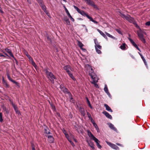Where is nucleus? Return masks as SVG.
Wrapping results in <instances>:
<instances>
[{
    "mask_svg": "<svg viewBox=\"0 0 150 150\" xmlns=\"http://www.w3.org/2000/svg\"><path fill=\"white\" fill-rule=\"evenodd\" d=\"M88 66L89 68L91 69L89 71V75L92 79L91 82L93 84L94 86L96 88H98V85L96 83L98 82V78L96 74L94 72L92 68L89 65H88Z\"/></svg>",
    "mask_w": 150,
    "mask_h": 150,
    "instance_id": "obj_1",
    "label": "nucleus"
},
{
    "mask_svg": "<svg viewBox=\"0 0 150 150\" xmlns=\"http://www.w3.org/2000/svg\"><path fill=\"white\" fill-rule=\"evenodd\" d=\"M47 77L51 81L52 83H54V79H56L55 76L51 72L48 71L47 69L45 70Z\"/></svg>",
    "mask_w": 150,
    "mask_h": 150,
    "instance_id": "obj_2",
    "label": "nucleus"
},
{
    "mask_svg": "<svg viewBox=\"0 0 150 150\" xmlns=\"http://www.w3.org/2000/svg\"><path fill=\"white\" fill-rule=\"evenodd\" d=\"M119 15L122 18L125 19L130 23H133L134 24H135L134 19L133 18H132L129 15L126 16L125 15L122 13L120 12H119Z\"/></svg>",
    "mask_w": 150,
    "mask_h": 150,
    "instance_id": "obj_3",
    "label": "nucleus"
},
{
    "mask_svg": "<svg viewBox=\"0 0 150 150\" xmlns=\"http://www.w3.org/2000/svg\"><path fill=\"white\" fill-rule=\"evenodd\" d=\"M64 70H66V72L68 73V75L74 81L76 80V79L73 76V75L71 73L70 70H72L70 66L69 65H66L64 67Z\"/></svg>",
    "mask_w": 150,
    "mask_h": 150,
    "instance_id": "obj_4",
    "label": "nucleus"
},
{
    "mask_svg": "<svg viewBox=\"0 0 150 150\" xmlns=\"http://www.w3.org/2000/svg\"><path fill=\"white\" fill-rule=\"evenodd\" d=\"M79 13L83 16H86L88 19L90 20V21H92L94 23L96 24L98 23V22L97 21L93 20L92 17L89 16L84 11H80V12H79Z\"/></svg>",
    "mask_w": 150,
    "mask_h": 150,
    "instance_id": "obj_5",
    "label": "nucleus"
},
{
    "mask_svg": "<svg viewBox=\"0 0 150 150\" xmlns=\"http://www.w3.org/2000/svg\"><path fill=\"white\" fill-rule=\"evenodd\" d=\"M106 143L112 149L117 150H119V147L116 145L110 142H108L107 141L106 142Z\"/></svg>",
    "mask_w": 150,
    "mask_h": 150,
    "instance_id": "obj_6",
    "label": "nucleus"
},
{
    "mask_svg": "<svg viewBox=\"0 0 150 150\" xmlns=\"http://www.w3.org/2000/svg\"><path fill=\"white\" fill-rule=\"evenodd\" d=\"M94 42L95 44V49H101V46L99 45L96 39H94Z\"/></svg>",
    "mask_w": 150,
    "mask_h": 150,
    "instance_id": "obj_7",
    "label": "nucleus"
},
{
    "mask_svg": "<svg viewBox=\"0 0 150 150\" xmlns=\"http://www.w3.org/2000/svg\"><path fill=\"white\" fill-rule=\"evenodd\" d=\"M5 51L6 52V53H5V54L7 56H8V55H10V56H13L11 50L10 49L6 48L5 49Z\"/></svg>",
    "mask_w": 150,
    "mask_h": 150,
    "instance_id": "obj_8",
    "label": "nucleus"
},
{
    "mask_svg": "<svg viewBox=\"0 0 150 150\" xmlns=\"http://www.w3.org/2000/svg\"><path fill=\"white\" fill-rule=\"evenodd\" d=\"M88 5H91L95 8H97V6L95 5L94 2L90 0H86V1Z\"/></svg>",
    "mask_w": 150,
    "mask_h": 150,
    "instance_id": "obj_9",
    "label": "nucleus"
},
{
    "mask_svg": "<svg viewBox=\"0 0 150 150\" xmlns=\"http://www.w3.org/2000/svg\"><path fill=\"white\" fill-rule=\"evenodd\" d=\"M128 39L130 41L132 45L135 47L137 49L139 50L140 51L137 45L135 43V42L133 41V40L131 39V38H128Z\"/></svg>",
    "mask_w": 150,
    "mask_h": 150,
    "instance_id": "obj_10",
    "label": "nucleus"
},
{
    "mask_svg": "<svg viewBox=\"0 0 150 150\" xmlns=\"http://www.w3.org/2000/svg\"><path fill=\"white\" fill-rule=\"evenodd\" d=\"M60 88L61 90L64 93H69V94H71L70 92H68L67 89V88L64 87L63 86L61 85L60 86Z\"/></svg>",
    "mask_w": 150,
    "mask_h": 150,
    "instance_id": "obj_11",
    "label": "nucleus"
},
{
    "mask_svg": "<svg viewBox=\"0 0 150 150\" xmlns=\"http://www.w3.org/2000/svg\"><path fill=\"white\" fill-rule=\"evenodd\" d=\"M48 138V140L50 143H53L54 141V139L52 136L48 135L46 136Z\"/></svg>",
    "mask_w": 150,
    "mask_h": 150,
    "instance_id": "obj_12",
    "label": "nucleus"
},
{
    "mask_svg": "<svg viewBox=\"0 0 150 150\" xmlns=\"http://www.w3.org/2000/svg\"><path fill=\"white\" fill-rule=\"evenodd\" d=\"M127 48V46L125 43H122L120 47V48L122 50H125Z\"/></svg>",
    "mask_w": 150,
    "mask_h": 150,
    "instance_id": "obj_13",
    "label": "nucleus"
},
{
    "mask_svg": "<svg viewBox=\"0 0 150 150\" xmlns=\"http://www.w3.org/2000/svg\"><path fill=\"white\" fill-rule=\"evenodd\" d=\"M104 91H105L106 92V93H107V94L108 96L109 97H111V95L108 91V87H107V85L106 84H105V87L104 88Z\"/></svg>",
    "mask_w": 150,
    "mask_h": 150,
    "instance_id": "obj_14",
    "label": "nucleus"
},
{
    "mask_svg": "<svg viewBox=\"0 0 150 150\" xmlns=\"http://www.w3.org/2000/svg\"><path fill=\"white\" fill-rule=\"evenodd\" d=\"M103 114L108 118L110 119H112V116L106 111H104L103 112Z\"/></svg>",
    "mask_w": 150,
    "mask_h": 150,
    "instance_id": "obj_15",
    "label": "nucleus"
},
{
    "mask_svg": "<svg viewBox=\"0 0 150 150\" xmlns=\"http://www.w3.org/2000/svg\"><path fill=\"white\" fill-rule=\"evenodd\" d=\"M88 134L91 139L93 140L96 138L93 135L92 133L89 131H88Z\"/></svg>",
    "mask_w": 150,
    "mask_h": 150,
    "instance_id": "obj_16",
    "label": "nucleus"
},
{
    "mask_svg": "<svg viewBox=\"0 0 150 150\" xmlns=\"http://www.w3.org/2000/svg\"><path fill=\"white\" fill-rule=\"evenodd\" d=\"M97 30L100 33V34L104 38L106 39H108V38L106 35L101 31L99 29H97Z\"/></svg>",
    "mask_w": 150,
    "mask_h": 150,
    "instance_id": "obj_17",
    "label": "nucleus"
},
{
    "mask_svg": "<svg viewBox=\"0 0 150 150\" xmlns=\"http://www.w3.org/2000/svg\"><path fill=\"white\" fill-rule=\"evenodd\" d=\"M94 141L96 142L98 147L99 149H101L102 147L101 146L100 144L99 143L100 142L99 140L96 138L94 140Z\"/></svg>",
    "mask_w": 150,
    "mask_h": 150,
    "instance_id": "obj_18",
    "label": "nucleus"
},
{
    "mask_svg": "<svg viewBox=\"0 0 150 150\" xmlns=\"http://www.w3.org/2000/svg\"><path fill=\"white\" fill-rule=\"evenodd\" d=\"M28 58L30 62L31 63L33 66L36 69L37 66L35 64V63L33 61L31 57H29Z\"/></svg>",
    "mask_w": 150,
    "mask_h": 150,
    "instance_id": "obj_19",
    "label": "nucleus"
},
{
    "mask_svg": "<svg viewBox=\"0 0 150 150\" xmlns=\"http://www.w3.org/2000/svg\"><path fill=\"white\" fill-rule=\"evenodd\" d=\"M64 20L68 25H71L70 22L67 17H65L64 18Z\"/></svg>",
    "mask_w": 150,
    "mask_h": 150,
    "instance_id": "obj_20",
    "label": "nucleus"
},
{
    "mask_svg": "<svg viewBox=\"0 0 150 150\" xmlns=\"http://www.w3.org/2000/svg\"><path fill=\"white\" fill-rule=\"evenodd\" d=\"M78 45L84 51H86V50L85 49L82 48V47L83 46V44L80 41H78Z\"/></svg>",
    "mask_w": 150,
    "mask_h": 150,
    "instance_id": "obj_21",
    "label": "nucleus"
},
{
    "mask_svg": "<svg viewBox=\"0 0 150 150\" xmlns=\"http://www.w3.org/2000/svg\"><path fill=\"white\" fill-rule=\"evenodd\" d=\"M63 132L65 134L66 137L67 139L70 138V134H69L67 132L65 129H63L62 130Z\"/></svg>",
    "mask_w": 150,
    "mask_h": 150,
    "instance_id": "obj_22",
    "label": "nucleus"
},
{
    "mask_svg": "<svg viewBox=\"0 0 150 150\" xmlns=\"http://www.w3.org/2000/svg\"><path fill=\"white\" fill-rule=\"evenodd\" d=\"M108 125L109 126V127L112 129L114 131H116L117 130V129L115 128V127L114 126V125H112L111 123H108Z\"/></svg>",
    "mask_w": 150,
    "mask_h": 150,
    "instance_id": "obj_23",
    "label": "nucleus"
},
{
    "mask_svg": "<svg viewBox=\"0 0 150 150\" xmlns=\"http://www.w3.org/2000/svg\"><path fill=\"white\" fill-rule=\"evenodd\" d=\"M105 107L106 108V109L108 111L112 112V110L110 108L107 104H105L104 105Z\"/></svg>",
    "mask_w": 150,
    "mask_h": 150,
    "instance_id": "obj_24",
    "label": "nucleus"
},
{
    "mask_svg": "<svg viewBox=\"0 0 150 150\" xmlns=\"http://www.w3.org/2000/svg\"><path fill=\"white\" fill-rule=\"evenodd\" d=\"M89 145L93 149H94V146L93 143L91 141H88Z\"/></svg>",
    "mask_w": 150,
    "mask_h": 150,
    "instance_id": "obj_25",
    "label": "nucleus"
},
{
    "mask_svg": "<svg viewBox=\"0 0 150 150\" xmlns=\"http://www.w3.org/2000/svg\"><path fill=\"white\" fill-rule=\"evenodd\" d=\"M137 35L139 38L143 36L141 29H140L139 30L137 31Z\"/></svg>",
    "mask_w": 150,
    "mask_h": 150,
    "instance_id": "obj_26",
    "label": "nucleus"
},
{
    "mask_svg": "<svg viewBox=\"0 0 150 150\" xmlns=\"http://www.w3.org/2000/svg\"><path fill=\"white\" fill-rule=\"evenodd\" d=\"M79 110L81 113V114L83 116L85 115V111L84 109L83 108H80L79 109Z\"/></svg>",
    "mask_w": 150,
    "mask_h": 150,
    "instance_id": "obj_27",
    "label": "nucleus"
},
{
    "mask_svg": "<svg viewBox=\"0 0 150 150\" xmlns=\"http://www.w3.org/2000/svg\"><path fill=\"white\" fill-rule=\"evenodd\" d=\"M105 33L108 37L114 39H116V38L115 37H113L112 35H110V34L107 33V32H105Z\"/></svg>",
    "mask_w": 150,
    "mask_h": 150,
    "instance_id": "obj_28",
    "label": "nucleus"
},
{
    "mask_svg": "<svg viewBox=\"0 0 150 150\" xmlns=\"http://www.w3.org/2000/svg\"><path fill=\"white\" fill-rule=\"evenodd\" d=\"M70 138L71 139H73L75 142H77L76 140L75 139L74 136L71 133H70Z\"/></svg>",
    "mask_w": 150,
    "mask_h": 150,
    "instance_id": "obj_29",
    "label": "nucleus"
},
{
    "mask_svg": "<svg viewBox=\"0 0 150 150\" xmlns=\"http://www.w3.org/2000/svg\"><path fill=\"white\" fill-rule=\"evenodd\" d=\"M63 6L64 8L65 9V11H66L67 14V16H68L69 15H70V14L69 13V12L68 10L66 8L65 6V5H64Z\"/></svg>",
    "mask_w": 150,
    "mask_h": 150,
    "instance_id": "obj_30",
    "label": "nucleus"
},
{
    "mask_svg": "<svg viewBox=\"0 0 150 150\" xmlns=\"http://www.w3.org/2000/svg\"><path fill=\"white\" fill-rule=\"evenodd\" d=\"M140 40L142 41L144 43H145L146 42V40L144 37V35L140 38H139Z\"/></svg>",
    "mask_w": 150,
    "mask_h": 150,
    "instance_id": "obj_31",
    "label": "nucleus"
},
{
    "mask_svg": "<svg viewBox=\"0 0 150 150\" xmlns=\"http://www.w3.org/2000/svg\"><path fill=\"white\" fill-rule=\"evenodd\" d=\"M140 40L142 41L144 43H145L146 42V40L144 37V35L140 38H139Z\"/></svg>",
    "mask_w": 150,
    "mask_h": 150,
    "instance_id": "obj_32",
    "label": "nucleus"
},
{
    "mask_svg": "<svg viewBox=\"0 0 150 150\" xmlns=\"http://www.w3.org/2000/svg\"><path fill=\"white\" fill-rule=\"evenodd\" d=\"M42 8L43 9V10H44V12L46 13L47 14V11H46V7L45 6L43 5H42L41 6Z\"/></svg>",
    "mask_w": 150,
    "mask_h": 150,
    "instance_id": "obj_33",
    "label": "nucleus"
},
{
    "mask_svg": "<svg viewBox=\"0 0 150 150\" xmlns=\"http://www.w3.org/2000/svg\"><path fill=\"white\" fill-rule=\"evenodd\" d=\"M8 79L9 80H10V81L13 82V83H15L16 85H18V82H16V81H15L14 80H13L11 78V77H10L9 79Z\"/></svg>",
    "mask_w": 150,
    "mask_h": 150,
    "instance_id": "obj_34",
    "label": "nucleus"
},
{
    "mask_svg": "<svg viewBox=\"0 0 150 150\" xmlns=\"http://www.w3.org/2000/svg\"><path fill=\"white\" fill-rule=\"evenodd\" d=\"M68 141L70 142L71 144L73 146H74L75 145L73 142L71 141V138H69L67 139Z\"/></svg>",
    "mask_w": 150,
    "mask_h": 150,
    "instance_id": "obj_35",
    "label": "nucleus"
},
{
    "mask_svg": "<svg viewBox=\"0 0 150 150\" xmlns=\"http://www.w3.org/2000/svg\"><path fill=\"white\" fill-rule=\"evenodd\" d=\"M73 7L76 10V11L78 13H79V12H80L81 10L77 7L74 5L73 6Z\"/></svg>",
    "mask_w": 150,
    "mask_h": 150,
    "instance_id": "obj_36",
    "label": "nucleus"
},
{
    "mask_svg": "<svg viewBox=\"0 0 150 150\" xmlns=\"http://www.w3.org/2000/svg\"><path fill=\"white\" fill-rule=\"evenodd\" d=\"M116 31L118 32L119 34H122V32L121 31L120 29H115Z\"/></svg>",
    "mask_w": 150,
    "mask_h": 150,
    "instance_id": "obj_37",
    "label": "nucleus"
},
{
    "mask_svg": "<svg viewBox=\"0 0 150 150\" xmlns=\"http://www.w3.org/2000/svg\"><path fill=\"white\" fill-rule=\"evenodd\" d=\"M87 101L88 102V106L90 107V108H92V106L91 105L89 101L88 100V99L87 98Z\"/></svg>",
    "mask_w": 150,
    "mask_h": 150,
    "instance_id": "obj_38",
    "label": "nucleus"
},
{
    "mask_svg": "<svg viewBox=\"0 0 150 150\" xmlns=\"http://www.w3.org/2000/svg\"><path fill=\"white\" fill-rule=\"evenodd\" d=\"M14 109L17 113L18 114H20V112L18 110V108H17L15 109Z\"/></svg>",
    "mask_w": 150,
    "mask_h": 150,
    "instance_id": "obj_39",
    "label": "nucleus"
},
{
    "mask_svg": "<svg viewBox=\"0 0 150 150\" xmlns=\"http://www.w3.org/2000/svg\"><path fill=\"white\" fill-rule=\"evenodd\" d=\"M68 16L70 18V19L72 21L74 22V19L72 17L70 14Z\"/></svg>",
    "mask_w": 150,
    "mask_h": 150,
    "instance_id": "obj_40",
    "label": "nucleus"
},
{
    "mask_svg": "<svg viewBox=\"0 0 150 150\" xmlns=\"http://www.w3.org/2000/svg\"><path fill=\"white\" fill-rule=\"evenodd\" d=\"M45 132L46 134H50V133L48 129H45Z\"/></svg>",
    "mask_w": 150,
    "mask_h": 150,
    "instance_id": "obj_41",
    "label": "nucleus"
},
{
    "mask_svg": "<svg viewBox=\"0 0 150 150\" xmlns=\"http://www.w3.org/2000/svg\"><path fill=\"white\" fill-rule=\"evenodd\" d=\"M141 58H142V59L143 60V61H144V63L146 65V62L145 60V59L144 58V57H141Z\"/></svg>",
    "mask_w": 150,
    "mask_h": 150,
    "instance_id": "obj_42",
    "label": "nucleus"
},
{
    "mask_svg": "<svg viewBox=\"0 0 150 150\" xmlns=\"http://www.w3.org/2000/svg\"><path fill=\"white\" fill-rule=\"evenodd\" d=\"M12 106L13 107L14 109L17 108H18L17 107V106L15 104H14V103H12Z\"/></svg>",
    "mask_w": 150,
    "mask_h": 150,
    "instance_id": "obj_43",
    "label": "nucleus"
},
{
    "mask_svg": "<svg viewBox=\"0 0 150 150\" xmlns=\"http://www.w3.org/2000/svg\"><path fill=\"white\" fill-rule=\"evenodd\" d=\"M96 50L98 53L99 54L101 53V52L99 50H98V49H96Z\"/></svg>",
    "mask_w": 150,
    "mask_h": 150,
    "instance_id": "obj_44",
    "label": "nucleus"
},
{
    "mask_svg": "<svg viewBox=\"0 0 150 150\" xmlns=\"http://www.w3.org/2000/svg\"><path fill=\"white\" fill-rule=\"evenodd\" d=\"M145 24L146 25L150 26V21H148Z\"/></svg>",
    "mask_w": 150,
    "mask_h": 150,
    "instance_id": "obj_45",
    "label": "nucleus"
},
{
    "mask_svg": "<svg viewBox=\"0 0 150 150\" xmlns=\"http://www.w3.org/2000/svg\"><path fill=\"white\" fill-rule=\"evenodd\" d=\"M88 117H89V119L91 120V118H92V117H91L90 114L89 113H88Z\"/></svg>",
    "mask_w": 150,
    "mask_h": 150,
    "instance_id": "obj_46",
    "label": "nucleus"
},
{
    "mask_svg": "<svg viewBox=\"0 0 150 150\" xmlns=\"http://www.w3.org/2000/svg\"><path fill=\"white\" fill-rule=\"evenodd\" d=\"M135 25L136 27L138 28L139 29V30H140V29L139 27V26L135 23V24H134Z\"/></svg>",
    "mask_w": 150,
    "mask_h": 150,
    "instance_id": "obj_47",
    "label": "nucleus"
},
{
    "mask_svg": "<svg viewBox=\"0 0 150 150\" xmlns=\"http://www.w3.org/2000/svg\"><path fill=\"white\" fill-rule=\"evenodd\" d=\"M95 128L97 130V132H98L99 131V129L98 126H97V127H96Z\"/></svg>",
    "mask_w": 150,
    "mask_h": 150,
    "instance_id": "obj_48",
    "label": "nucleus"
},
{
    "mask_svg": "<svg viewBox=\"0 0 150 150\" xmlns=\"http://www.w3.org/2000/svg\"><path fill=\"white\" fill-rule=\"evenodd\" d=\"M116 144L118 146H123L122 144H120L119 143H117Z\"/></svg>",
    "mask_w": 150,
    "mask_h": 150,
    "instance_id": "obj_49",
    "label": "nucleus"
},
{
    "mask_svg": "<svg viewBox=\"0 0 150 150\" xmlns=\"http://www.w3.org/2000/svg\"><path fill=\"white\" fill-rule=\"evenodd\" d=\"M91 121L92 124L95 122L94 121L93 119L92 118H91Z\"/></svg>",
    "mask_w": 150,
    "mask_h": 150,
    "instance_id": "obj_50",
    "label": "nucleus"
},
{
    "mask_svg": "<svg viewBox=\"0 0 150 150\" xmlns=\"http://www.w3.org/2000/svg\"><path fill=\"white\" fill-rule=\"evenodd\" d=\"M0 12L1 13H3V11L2 10L1 8V7H0Z\"/></svg>",
    "mask_w": 150,
    "mask_h": 150,
    "instance_id": "obj_51",
    "label": "nucleus"
},
{
    "mask_svg": "<svg viewBox=\"0 0 150 150\" xmlns=\"http://www.w3.org/2000/svg\"><path fill=\"white\" fill-rule=\"evenodd\" d=\"M47 38L48 40H49V41H51L50 39L49 38V37L48 36H47Z\"/></svg>",
    "mask_w": 150,
    "mask_h": 150,
    "instance_id": "obj_52",
    "label": "nucleus"
},
{
    "mask_svg": "<svg viewBox=\"0 0 150 150\" xmlns=\"http://www.w3.org/2000/svg\"><path fill=\"white\" fill-rule=\"evenodd\" d=\"M3 119H2V117H1V118H0V121L1 122H2V121H3Z\"/></svg>",
    "mask_w": 150,
    "mask_h": 150,
    "instance_id": "obj_53",
    "label": "nucleus"
},
{
    "mask_svg": "<svg viewBox=\"0 0 150 150\" xmlns=\"http://www.w3.org/2000/svg\"><path fill=\"white\" fill-rule=\"evenodd\" d=\"M7 77L8 79H9L11 77L10 76H9V75L8 74L7 75Z\"/></svg>",
    "mask_w": 150,
    "mask_h": 150,
    "instance_id": "obj_54",
    "label": "nucleus"
},
{
    "mask_svg": "<svg viewBox=\"0 0 150 150\" xmlns=\"http://www.w3.org/2000/svg\"><path fill=\"white\" fill-rule=\"evenodd\" d=\"M2 117V114L1 112H0V118Z\"/></svg>",
    "mask_w": 150,
    "mask_h": 150,
    "instance_id": "obj_55",
    "label": "nucleus"
},
{
    "mask_svg": "<svg viewBox=\"0 0 150 150\" xmlns=\"http://www.w3.org/2000/svg\"><path fill=\"white\" fill-rule=\"evenodd\" d=\"M6 108L4 106V108H3V109L4 110H6Z\"/></svg>",
    "mask_w": 150,
    "mask_h": 150,
    "instance_id": "obj_56",
    "label": "nucleus"
},
{
    "mask_svg": "<svg viewBox=\"0 0 150 150\" xmlns=\"http://www.w3.org/2000/svg\"><path fill=\"white\" fill-rule=\"evenodd\" d=\"M25 54L27 57L29 56L28 53L26 52L25 53Z\"/></svg>",
    "mask_w": 150,
    "mask_h": 150,
    "instance_id": "obj_57",
    "label": "nucleus"
},
{
    "mask_svg": "<svg viewBox=\"0 0 150 150\" xmlns=\"http://www.w3.org/2000/svg\"><path fill=\"white\" fill-rule=\"evenodd\" d=\"M95 127H97V126H98L96 124H95V125H94L93 126Z\"/></svg>",
    "mask_w": 150,
    "mask_h": 150,
    "instance_id": "obj_58",
    "label": "nucleus"
},
{
    "mask_svg": "<svg viewBox=\"0 0 150 150\" xmlns=\"http://www.w3.org/2000/svg\"><path fill=\"white\" fill-rule=\"evenodd\" d=\"M86 31L87 32H88V29L86 28Z\"/></svg>",
    "mask_w": 150,
    "mask_h": 150,
    "instance_id": "obj_59",
    "label": "nucleus"
},
{
    "mask_svg": "<svg viewBox=\"0 0 150 150\" xmlns=\"http://www.w3.org/2000/svg\"><path fill=\"white\" fill-rule=\"evenodd\" d=\"M4 107V105H1V107L3 108Z\"/></svg>",
    "mask_w": 150,
    "mask_h": 150,
    "instance_id": "obj_60",
    "label": "nucleus"
},
{
    "mask_svg": "<svg viewBox=\"0 0 150 150\" xmlns=\"http://www.w3.org/2000/svg\"><path fill=\"white\" fill-rule=\"evenodd\" d=\"M32 150H35V148L34 147H33L32 148Z\"/></svg>",
    "mask_w": 150,
    "mask_h": 150,
    "instance_id": "obj_61",
    "label": "nucleus"
},
{
    "mask_svg": "<svg viewBox=\"0 0 150 150\" xmlns=\"http://www.w3.org/2000/svg\"><path fill=\"white\" fill-rule=\"evenodd\" d=\"M96 124L95 123V122H94V123H93V126H94V125H95V124Z\"/></svg>",
    "mask_w": 150,
    "mask_h": 150,
    "instance_id": "obj_62",
    "label": "nucleus"
},
{
    "mask_svg": "<svg viewBox=\"0 0 150 150\" xmlns=\"http://www.w3.org/2000/svg\"><path fill=\"white\" fill-rule=\"evenodd\" d=\"M52 106L53 108H54V106H53L52 105Z\"/></svg>",
    "mask_w": 150,
    "mask_h": 150,
    "instance_id": "obj_63",
    "label": "nucleus"
},
{
    "mask_svg": "<svg viewBox=\"0 0 150 150\" xmlns=\"http://www.w3.org/2000/svg\"><path fill=\"white\" fill-rule=\"evenodd\" d=\"M82 26H83V27H86V26H85V25H82Z\"/></svg>",
    "mask_w": 150,
    "mask_h": 150,
    "instance_id": "obj_64",
    "label": "nucleus"
}]
</instances>
